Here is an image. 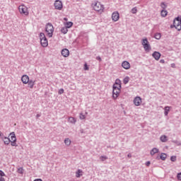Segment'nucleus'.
Returning a JSON list of instances; mask_svg holds the SVG:
<instances>
[{"label": "nucleus", "mask_w": 181, "mask_h": 181, "mask_svg": "<svg viewBox=\"0 0 181 181\" xmlns=\"http://www.w3.org/2000/svg\"><path fill=\"white\" fill-rule=\"evenodd\" d=\"M61 53L63 57H69V56H70V51H69V49L66 48L63 49Z\"/></svg>", "instance_id": "14"}, {"label": "nucleus", "mask_w": 181, "mask_h": 181, "mask_svg": "<svg viewBox=\"0 0 181 181\" xmlns=\"http://www.w3.org/2000/svg\"><path fill=\"white\" fill-rule=\"evenodd\" d=\"M136 12H138V10L136 9V7L132 9V13H136Z\"/></svg>", "instance_id": "31"}, {"label": "nucleus", "mask_w": 181, "mask_h": 181, "mask_svg": "<svg viewBox=\"0 0 181 181\" xmlns=\"http://www.w3.org/2000/svg\"><path fill=\"white\" fill-rule=\"evenodd\" d=\"M170 111V107L167 106L165 107V115H168V114H169V112Z\"/></svg>", "instance_id": "22"}, {"label": "nucleus", "mask_w": 181, "mask_h": 181, "mask_svg": "<svg viewBox=\"0 0 181 181\" xmlns=\"http://www.w3.org/2000/svg\"><path fill=\"white\" fill-rule=\"evenodd\" d=\"M0 181H5V178H4V177H0Z\"/></svg>", "instance_id": "43"}, {"label": "nucleus", "mask_w": 181, "mask_h": 181, "mask_svg": "<svg viewBox=\"0 0 181 181\" xmlns=\"http://www.w3.org/2000/svg\"><path fill=\"white\" fill-rule=\"evenodd\" d=\"M107 159H108V158H107V156H101L100 157V160H102V162H104V160H107Z\"/></svg>", "instance_id": "30"}, {"label": "nucleus", "mask_w": 181, "mask_h": 181, "mask_svg": "<svg viewBox=\"0 0 181 181\" xmlns=\"http://www.w3.org/2000/svg\"><path fill=\"white\" fill-rule=\"evenodd\" d=\"M158 152H159V149L156 148H153L151 151V155H152V156H153V155H155V153H158Z\"/></svg>", "instance_id": "18"}, {"label": "nucleus", "mask_w": 181, "mask_h": 181, "mask_svg": "<svg viewBox=\"0 0 181 181\" xmlns=\"http://www.w3.org/2000/svg\"><path fill=\"white\" fill-rule=\"evenodd\" d=\"M18 10H19L20 13H21L22 15H25V16H28V15H29V11H28V7H26V6H25V5L19 6Z\"/></svg>", "instance_id": "7"}, {"label": "nucleus", "mask_w": 181, "mask_h": 181, "mask_svg": "<svg viewBox=\"0 0 181 181\" xmlns=\"http://www.w3.org/2000/svg\"><path fill=\"white\" fill-rule=\"evenodd\" d=\"M35 81H33V80H30L28 81V88H33V87H35Z\"/></svg>", "instance_id": "16"}, {"label": "nucleus", "mask_w": 181, "mask_h": 181, "mask_svg": "<svg viewBox=\"0 0 181 181\" xmlns=\"http://www.w3.org/2000/svg\"><path fill=\"white\" fill-rule=\"evenodd\" d=\"M84 70H88V66H87V64H84Z\"/></svg>", "instance_id": "38"}, {"label": "nucleus", "mask_w": 181, "mask_h": 181, "mask_svg": "<svg viewBox=\"0 0 181 181\" xmlns=\"http://www.w3.org/2000/svg\"><path fill=\"white\" fill-rule=\"evenodd\" d=\"M45 32L48 37H52L53 33L54 32V28H53V25L51 23H47L45 26Z\"/></svg>", "instance_id": "3"}, {"label": "nucleus", "mask_w": 181, "mask_h": 181, "mask_svg": "<svg viewBox=\"0 0 181 181\" xmlns=\"http://www.w3.org/2000/svg\"><path fill=\"white\" fill-rule=\"evenodd\" d=\"M64 144H65V145H66L67 146H69V145L71 144V141L70 139H69V138L65 139V140H64Z\"/></svg>", "instance_id": "20"}, {"label": "nucleus", "mask_w": 181, "mask_h": 181, "mask_svg": "<svg viewBox=\"0 0 181 181\" xmlns=\"http://www.w3.org/2000/svg\"><path fill=\"white\" fill-rule=\"evenodd\" d=\"M122 67H123V69L125 70H129V69H131V64H129V62L127 61H124L122 63Z\"/></svg>", "instance_id": "13"}, {"label": "nucleus", "mask_w": 181, "mask_h": 181, "mask_svg": "<svg viewBox=\"0 0 181 181\" xmlns=\"http://www.w3.org/2000/svg\"><path fill=\"white\" fill-rule=\"evenodd\" d=\"M34 181H43V180H42V179H35L34 180Z\"/></svg>", "instance_id": "44"}, {"label": "nucleus", "mask_w": 181, "mask_h": 181, "mask_svg": "<svg viewBox=\"0 0 181 181\" xmlns=\"http://www.w3.org/2000/svg\"><path fill=\"white\" fill-rule=\"evenodd\" d=\"M127 156H128V158H131V153H129L128 155H127Z\"/></svg>", "instance_id": "46"}, {"label": "nucleus", "mask_w": 181, "mask_h": 181, "mask_svg": "<svg viewBox=\"0 0 181 181\" xmlns=\"http://www.w3.org/2000/svg\"><path fill=\"white\" fill-rule=\"evenodd\" d=\"M174 27L175 28V29H177V30H181V17H177L175 20H174Z\"/></svg>", "instance_id": "8"}, {"label": "nucleus", "mask_w": 181, "mask_h": 181, "mask_svg": "<svg viewBox=\"0 0 181 181\" xmlns=\"http://www.w3.org/2000/svg\"><path fill=\"white\" fill-rule=\"evenodd\" d=\"M30 81V79L29 78V76H28V75L22 76L21 81H22L23 84H28V83H29Z\"/></svg>", "instance_id": "12"}, {"label": "nucleus", "mask_w": 181, "mask_h": 181, "mask_svg": "<svg viewBox=\"0 0 181 181\" xmlns=\"http://www.w3.org/2000/svg\"><path fill=\"white\" fill-rule=\"evenodd\" d=\"M10 136L11 139L6 136L3 138V141L5 145H9V144L11 143V146H18V144H16V136H15V132H11L10 134Z\"/></svg>", "instance_id": "2"}, {"label": "nucleus", "mask_w": 181, "mask_h": 181, "mask_svg": "<svg viewBox=\"0 0 181 181\" xmlns=\"http://www.w3.org/2000/svg\"><path fill=\"white\" fill-rule=\"evenodd\" d=\"M0 176H1V177L6 176L5 173H4V171H2V170H0Z\"/></svg>", "instance_id": "35"}, {"label": "nucleus", "mask_w": 181, "mask_h": 181, "mask_svg": "<svg viewBox=\"0 0 181 181\" xmlns=\"http://www.w3.org/2000/svg\"><path fill=\"white\" fill-rule=\"evenodd\" d=\"M40 40L42 47H47V46H49V41H47V38H46L45 33H40Z\"/></svg>", "instance_id": "4"}, {"label": "nucleus", "mask_w": 181, "mask_h": 181, "mask_svg": "<svg viewBox=\"0 0 181 181\" xmlns=\"http://www.w3.org/2000/svg\"><path fill=\"white\" fill-rule=\"evenodd\" d=\"M160 158L162 160H165L166 158H168V156L166 155V153H162L160 156Z\"/></svg>", "instance_id": "21"}, {"label": "nucleus", "mask_w": 181, "mask_h": 181, "mask_svg": "<svg viewBox=\"0 0 181 181\" xmlns=\"http://www.w3.org/2000/svg\"><path fill=\"white\" fill-rule=\"evenodd\" d=\"M58 93H59V94H63V93H64V90L63 88H61V89H59Z\"/></svg>", "instance_id": "36"}, {"label": "nucleus", "mask_w": 181, "mask_h": 181, "mask_svg": "<svg viewBox=\"0 0 181 181\" xmlns=\"http://www.w3.org/2000/svg\"><path fill=\"white\" fill-rule=\"evenodd\" d=\"M112 20L114 22H118V21L119 20V13H118L117 11H115L114 13H112Z\"/></svg>", "instance_id": "11"}, {"label": "nucleus", "mask_w": 181, "mask_h": 181, "mask_svg": "<svg viewBox=\"0 0 181 181\" xmlns=\"http://www.w3.org/2000/svg\"><path fill=\"white\" fill-rule=\"evenodd\" d=\"M83 175V170H78L76 172V177H80V176Z\"/></svg>", "instance_id": "25"}, {"label": "nucleus", "mask_w": 181, "mask_h": 181, "mask_svg": "<svg viewBox=\"0 0 181 181\" xmlns=\"http://www.w3.org/2000/svg\"><path fill=\"white\" fill-rule=\"evenodd\" d=\"M68 28H66V27H64L61 29V32L62 33H64V35H66V33H67V32H69V30H67Z\"/></svg>", "instance_id": "23"}, {"label": "nucleus", "mask_w": 181, "mask_h": 181, "mask_svg": "<svg viewBox=\"0 0 181 181\" xmlns=\"http://www.w3.org/2000/svg\"><path fill=\"white\" fill-rule=\"evenodd\" d=\"M152 56L155 59V60H159L160 59V53H159L158 52H154Z\"/></svg>", "instance_id": "15"}, {"label": "nucleus", "mask_w": 181, "mask_h": 181, "mask_svg": "<svg viewBox=\"0 0 181 181\" xmlns=\"http://www.w3.org/2000/svg\"><path fill=\"white\" fill-rule=\"evenodd\" d=\"M79 117L81 119H86V115H83V113L80 114Z\"/></svg>", "instance_id": "32"}, {"label": "nucleus", "mask_w": 181, "mask_h": 181, "mask_svg": "<svg viewBox=\"0 0 181 181\" xmlns=\"http://www.w3.org/2000/svg\"><path fill=\"white\" fill-rule=\"evenodd\" d=\"M64 21H65L66 22H67V21H68L67 18H64Z\"/></svg>", "instance_id": "45"}, {"label": "nucleus", "mask_w": 181, "mask_h": 181, "mask_svg": "<svg viewBox=\"0 0 181 181\" xmlns=\"http://www.w3.org/2000/svg\"><path fill=\"white\" fill-rule=\"evenodd\" d=\"M170 160L172 162H176V156H171Z\"/></svg>", "instance_id": "34"}, {"label": "nucleus", "mask_w": 181, "mask_h": 181, "mask_svg": "<svg viewBox=\"0 0 181 181\" xmlns=\"http://www.w3.org/2000/svg\"><path fill=\"white\" fill-rule=\"evenodd\" d=\"M121 93V81L117 79L115 84L113 85V94L112 97L114 100H117Z\"/></svg>", "instance_id": "1"}, {"label": "nucleus", "mask_w": 181, "mask_h": 181, "mask_svg": "<svg viewBox=\"0 0 181 181\" xmlns=\"http://www.w3.org/2000/svg\"><path fill=\"white\" fill-rule=\"evenodd\" d=\"M69 122H71V124H74L76 122V120L74 117H71L69 118Z\"/></svg>", "instance_id": "26"}, {"label": "nucleus", "mask_w": 181, "mask_h": 181, "mask_svg": "<svg viewBox=\"0 0 181 181\" xmlns=\"http://www.w3.org/2000/svg\"><path fill=\"white\" fill-rule=\"evenodd\" d=\"M64 25L66 26V28L70 29V28H71V26H73V22H71V21L66 22L64 23Z\"/></svg>", "instance_id": "17"}, {"label": "nucleus", "mask_w": 181, "mask_h": 181, "mask_svg": "<svg viewBox=\"0 0 181 181\" xmlns=\"http://www.w3.org/2000/svg\"><path fill=\"white\" fill-rule=\"evenodd\" d=\"M149 165H151V162H150V161H147V162L146 163V166H149Z\"/></svg>", "instance_id": "41"}, {"label": "nucleus", "mask_w": 181, "mask_h": 181, "mask_svg": "<svg viewBox=\"0 0 181 181\" xmlns=\"http://www.w3.org/2000/svg\"><path fill=\"white\" fill-rule=\"evenodd\" d=\"M94 11L97 12H103L104 11V6L100 1H95L92 4Z\"/></svg>", "instance_id": "5"}, {"label": "nucleus", "mask_w": 181, "mask_h": 181, "mask_svg": "<svg viewBox=\"0 0 181 181\" xmlns=\"http://www.w3.org/2000/svg\"><path fill=\"white\" fill-rule=\"evenodd\" d=\"M96 59L98 60L99 62H101V57H97Z\"/></svg>", "instance_id": "42"}, {"label": "nucleus", "mask_w": 181, "mask_h": 181, "mask_svg": "<svg viewBox=\"0 0 181 181\" xmlns=\"http://www.w3.org/2000/svg\"><path fill=\"white\" fill-rule=\"evenodd\" d=\"M168 141V137L165 135L160 136V141L161 142H166Z\"/></svg>", "instance_id": "24"}, {"label": "nucleus", "mask_w": 181, "mask_h": 181, "mask_svg": "<svg viewBox=\"0 0 181 181\" xmlns=\"http://www.w3.org/2000/svg\"><path fill=\"white\" fill-rule=\"evenodd\" d=\"M18 173H20L21 175L23 174V168H20L18 169Z\"/></svg>", "instance_id": "29"}, {"label": "nucleus", "mask_w": 181, "mask_h": 181, "mask_svg": "<svg viewBox=\"0 0 181 181\" xmlns=\"http://www.w3.org/2000/svg\"><path fill=\"white\" fill-rule=\"evenodd\" d=\"M160 14H161V16H162L163 18H165V17L168 16V11H166V10H163V11H161Z\"/></svg>", "instance_id": "19"}, {"label": "nucleus", "mask_w": 181, "mask_h": 181, "mask_svg": "<svg viewBox=\"0 0 181 181\" xmlns=\"http://www.w3.org/2000/svg\"><path fill=\"white\" fill-rule=\"evenodd\" d=\"M177 177L178 180H181V173L177 174Z\"/></svg>", "instance_id": "37"}, {"label": "nucleus", "mask_w": 181, "mask_h": 181, "mask_svg": "<svg viewBox=\"0 0 181 181\" xmlns=\"http://www.w3.org/2000/svg\"><path fill=\"white\" fill-rule=\"evenodd\" d=\"M171 67H173V69L176 68V64H171Z\"/></svg>", "instance_id": "40"}, {"label": "nucleus", "mask_w": 181, "mask_h": 181, "mask_svg": "<svg viewBox=\"0 0 181 181\" xmlns=\"http://www.w3.org/2000/svg\"><path fill=\"white\" fill-rule=\"evenodd\" d=\"M0 136H1V133H0Z\"/></svg>", "instance_id": "47"}, {"label": "nucleus", "mask_w": 181, "mask_h": 181, "mask_svg": "<svg viewBox=\"0 0 181 181\" xmlns=\"http://www.w3.org/2000/svg\"><path fill=\"white\" fill-rule=\"evenodd\" d=\"M160 37H161L160 33H156L155 35V38L157 39V40H159V39H160Z\"/></svg>", "instance_id": "28"}, {"label": "nucleus", "mask_w": 181, "mask_h": 181, "mask_svg": "<svg viewBox=\"0 0 181 181\" xmlns=\"http://www.w3.org/2000/svg\"><path fill=\"white\" fill-rule=\"evenodd\" d=\"M129 77L127 76V77H125V78H124L123 83H124V84H127V83H129Z\"/></svg>", "instance_id": "27"}, {"label": "nucleus", "mask_w": 181, "mask_h": 181, "mask_svg": "<svg viewBox=\"0 0 181 181\" xmlns=\"http://www.w3.org/2000/svg\"><path fill=\"white\" fill-rule=\"evenodd\" d=\"M134 105H136V107H139V105H141V104H142V98H141V97H139V96H136L134 99Z\"/></svg>", "instance_id": "10"}, {"label": "nucleus", "mask_w": 181, "mask_h": 181, "mask_svg": "<svg viewBox=\"0 0 181 181\" xmlns=\"http://www.w3.org/2000/svg\"><path fill=\"white\" fill-rule=\"evenodd\" d=\"M141 45H143V47L146 52H151V45L149 44L148 39H143Z\"/></svg>", "instance_id": "6"}, {"label": "nucleus", "mask_w": 181, "mask_h": 181, "mask_svg": "<svg viewBox=\"0 0 181 181\" xmlns=\"http://www.w3.org/2000/svg\"><path fill=\"white\" fill-rule=\"evenodd\" d=\"M55 9L58 11H62L63 9V3L60 0H56L54 2Z\"/></svg>", "instance_id": "9"}, {"label": "nucleus", "mask_w": 181, "mask_h": 181, "mask_svg": "<svg viewBox=\"0 0 181 181\" xmlns=\"http://www.w3.org/2000/svg\"><path fill=\"white\" fill-rule=\"evenodd\" d=\"M160 63H161L162 64H165V59H160Z\"/></svg>", "instance_id": "39"}, {"label": "nucleus", "mask_w": 181, "mask_h": 181, "mask_svg": "<svg viewBox=\"0 0 181 181\" xmlns=\"http://www.w3.org/2000/svg\"><path fill=\"white\" fill-rule=\"evenodd\" d=\"M160 6L163 9H166V4L164 2L161 3Z\"/></svg>", "instance_id": "33"}]
</instances>
